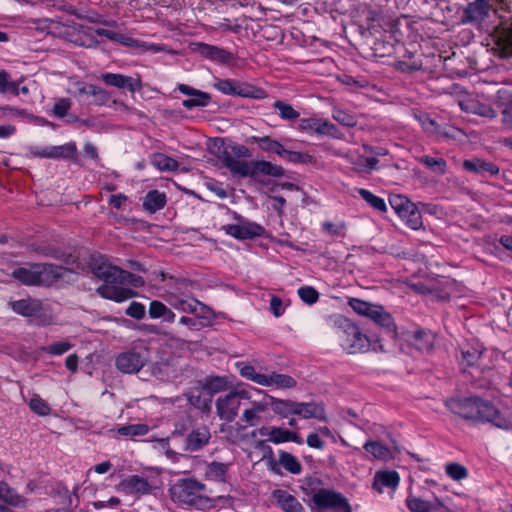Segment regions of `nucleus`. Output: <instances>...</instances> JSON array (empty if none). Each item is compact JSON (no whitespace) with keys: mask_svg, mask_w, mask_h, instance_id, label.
Masks as SVG:
<instances>
[{"mask_svg":"<svg viewBox=\"0 0 512 512\" xmlns=\"http://www.w3.org/2000/svg\"><path fill=\"white\" fill-rule=\"evenodd\" d=\"M446 473L454 480H462L468 476L467 469L458 463H449L446 465Z\"/></svg>","mask_w":512,"mask_h":512,"instance_id":"obj_61","label":"nucleus"},{"mask_svg":"<svg viewBox=\"0 0 512 512\" xmlns=\"http://www.w3.org/2000/svg\"><path fill=\"white\" fill-rule=\"evenodd\" d=\"M445 406L453 414L472 422H487L497 428L512 429V419L503 415L494 404L480 397H454L445 401Z\"/></svg>","mask_w":512,"mask_h":512,"instance_id":"obj_1","label":"nucleus"},{"mask_svg":"<svg viewBox=\"0 0 512 512\" xmlns=\"http://www.w3.org/2000/svg\"><path fill=\"white\" fill-rule=\"evenodd\" d=\"M406 506L411 512H450L438 498L428 501L409 495L406 499Z\"/></svg>","mask_w":512,"mask_h":512,"instance_id":"obj_18","label":"nucleus"},{"mask_svg":"<svg viewBox=\"0 0 512 512\" xmlns=\"http://www.w3.org/2000/svg\"><path fill=\"white\" fill-rule=\"evenodd\" d=\"M341 329V346L349 354L362 353L369 350L370 338L363 334L360 328L351 320L341 317L338 321Z\"/></svg>","mask_w":512,"mask_h":512,"instance_id":"obj_5","label":"nucleus"},{"mask_svg":"<svg viewBox=\"0 0 512 512\" xmlns=\"http://www.w3.org/2000/svg\"><path fill=\"white\" fill-rule=\"evenodd\" d=\"M88 264L92 274L106 283L124 284L132 282L130 278H134V274L111 265L102 255H92Z\"/></svg>","mask_w":512,"mask_h":512,"instance_id":"obj_6","label":"nucleus"},{"mask_svg":"<svg viewBox=\"0 0 512 512\" xmlns=\"http://www.w3.org/2000/svg\"><path fill=\"white\" fill-rule=\"evenodd\" d=\"M298 295L304 303L309 305L316 303L319 298V293L311 286H303L299 288Z\"/></svg>","mask_w":512,"mask_h":512,"instance_id":"obj_59","label":"nucleus"},{"mask_svg":"<svg viewBox=\"0 0 512 512\" xmlns=\"http://www.w3.org/2000/svg\"><path fill=\"white\" fill-rule=\"evenodd\" d=\"M364 449L379 460L386 461L392 457L389 448L378 441H367L364 444Z\"/></svg>","mask_w":512,"mask_h":512,"instance_id":"obj_40","label":"nucleus"},{"mask_svg":"<svg viewBox=\"0 0 512 512\" xmlns=\"http://www.w3.org/2000/svg\"><path fill=\"white\" fill-rule=\"evenodd\" d=\"M117 489L126 494L143 496L151 493L152 486L147 479L140 477L139 475H131L128 478L123 479L118 484Z\"/></svg>","mask_w":512,"mask_h":512,"instance_id":"obj_16","label":"nucleus"},{"mask_svg":"<svg viewBox=\"0 0 512 512\" xmlns=\"http://www.w3.org/2000/svg\"><path fill=\"white\" fill-rule=\"evenodd\" d=\"M414 57L415 53L406 49L404 54L405 59L396 62V69L404 73H413L422 70V61L416 60Z\"/></svg>","mask_w":512,"mask_h":512,"instance_id":"obj_33","label":"nucleus"},{"mask_svg":"<svg viewBox=\"0 0 512 512\" xmlns=\"http://www.w3.org/2000/svg\"><path fill=\"white\" fill-rule=\"evenodd\" d=\"M7 92L15 96L19 95V83L10 80V75L5 70H0V93Z\"/></svg>","mask_w":512,"mask_h":512,"instance_id":"obj_50","label":"nucleus"},{"mask_svg":"<svg viewBox=\"0 0 512 512\" xmlns=\"http://www.w3.org/2000/svg\"><path fill=\"white\" fill-rule=\"evenodd\" d=\"M113 283L102 284L96 289V292L104 299L115 302H123L136 296V292L130 288H123L112 285Z\"/></svg>","mask_w":512,"mask_h":512,"instance_id":"obj_22","label":"nucleus"},{"mask_svg":"<svg viewBox=\"0 0 512 512\" xmlns=\"http://www.w3.org/2000/svg\"><path fill=\"white\" fill-rule=\"evenodd\" d=\"M434 337L426 330L413 332L410 343L419 351H429L433 346Z\"/></svg>","mask_w":512,"mask_h":512,"instance_id":"obj_34","label":"nucleus"},{"mask_svg":"<svg viewBox=\"0 0 512 512\" xmlns=\"http://www.w3.org/2000/svg\"><path fill=\"white\" fill-rule=\"evenodd\" d=\"M462 167L464 170L481 177L496 176L500 172L499 167L495 163L477 157L465 159L462 162Z\"/></svg>","mask_w":512,"mask_h":512,"instance_id":"obj_19","label":"nucleus"},{"mask_svg":"<svg viewBox=\"0 0 512 512\" xmlns=\"http://www.w3.org/2000/svg\"><path fill=\"white\" fill-rule=\"evenodd\" d=\"M272 495L284 512H306L303 505L287 491L277 489L273 491Z\"/></svg>","mask_w":512,"mask_h":512,"instance_id":"obj_23","label":"nucleus"},{"mask_svg":"<svg viewBox=\"0 0 512 512\" xmlns=\"http://www.w3.org/2000/svg\"><path fill=\"white\" fill-rule=\"evenodd\" d=\"M491 4L489 0H474L464 8L461 23L480 25L490 15Z\"/></svg>","mask_w":512,"mask_h":512,"instance_id":"obj_8","label":"nucleus"},{"mask_svg":"<svg viewBox=\"0 0 512 512\" xmlns=\"http://www.w3.org/2000/svg\"><path fill=\"white\" fill-rule=\"evenodd\" d=\"M51 159H64L76 161L78 158L75 142H69L60 146H51Z\"/></svg>","mask_w":512,"mask_h":512,"instance_id":"obj_32","label":"nucleus"},{"mask_svg":"<svg viewBox=\"0 0 512 512\" xmlns=\"http://www.w3.org/2000/svg\"><path fill=\"white\" fill-rule=\"evenodd\" d=\"M494 103L501 111L503 126L507 129H512V89H499L496 92Z\"/></svg>","mask_w":512,"mask_h":512,"instance_id":"obj_14","label":"nucleus"},{"mask_svg":"<svg viewBox=\"0 0 512 512\" xmlns=\"http://www.w3.org/2000/svg\"><path fill=\"white\" fill-rule=\"evenodd\" d=\"M483 350L480 346L466 345L461 348V362L466 366H473L480 359Z\"/></svg>","mask_w":512,"mask_h":512,"instance_id":"obj_39","label":"nucleus"},{"mask_svg":"<svg viewBox=\"0 0 512 512\" xmlns=\"http://www.w3.org/2000/svg\"><path fill=\"white\" fill-rule=\"evenodd\" d=\"M239 85L238 80L234 79H220L215 84L214 87L220 91L221 93L229 96H237V89Z\"/></svg>","mask_w":512,"mask_h":512,"instance_id":"obj_52","label":"nucleus"},{"mask_svg":"<svg viewBox=\"0 0 512 512\" xmlns=\"http://www.w3.org/2000/svg\"><path fill=\"white\" fill-rule=\"evenodd\" d=\"M145 363V355L133 349L120 353L115 359L116 368L126 374L139 372Z\"/></svg>","mask_w":512,"mask_h":512,"instance_id":"obj_9","label":"nucleus"},{"mask_svg":"<svg viewBox=\"0 0 512 512\" xmlns=\"http://www.w3.org/2000/svg\"><path fill=\"white\" fill-rule=\"evenodd\" d=\"M187 399L189 401V403L191 405H193L194 407L200 409V410H206V409H209L210 407V404L212 402V399L207 396V397H204L202 395L201 392L199 391H191L188 395H187Z\"/></svg>","mask_w":512,"mask_h":512,"instance_id":"obj_53","label":"nucleus"},{"mask_svg":"<svg viewBox=\"0 0 512 512\" xmlns=\"http://www.w3.org/2000/svg\"><path fill=\"white\" fill-rule=\"evenodd\" d=\"M240 402L235 394L230 392L216 400V412L221 420L232 422L238 415Z\"/></svg>","mask_w":512,"mask_h":512,"instance_id":"obj_13","label":"nucleus"},{"mask_svg":"<svg viewBox=\"0 0 512 512\" xmlns=\"http://www.w3.org/2000/svg\"><path fill=\"white\" fill-rule=\"evenodd\" d=\"M171 305L181 312L193 314V312H196V307H198L199 301L194 298H177L173 302H171Z\"/></svg>","mask_w":512,"mask_h":512,"instance_id":"obj_55","label":"nucleus"},{"mask_svg":"<svg viewBox=\"0 0 512 512\" xmlns=\"http://www.w3.org/2000/svg\"><path fill=\"white\" fill-rule=\"evenodd\" d=\"M332 117L345 127H354L357 124L355 116L342 109H334Z\"/></svg>","mask_w":512,"mask_h":512,"instance_id":"obj_57","label":"nucleus"},{"mask_svg":"<svg viewBox=\"0 0 512 512\" xmlns=\"http://www.w3.org/2000/svg\"><path fill=\"white\" fill-rule=\"evenodd\" d=\"M472 112L478 116L489 119H495L497 117V111L490 104L477 102L473 105Z\"/></svg>","mask_w":512,"mask_h":512,"instance_id":"obj_60","label":"nucleus"},{"mask_svg":"<svg viewBox=\"0 0 512 512\" xmlns=\"http://www.w3.org/2000/svg\"><path fill=\"white\" fill-rule=\"evenodd\" d=\"M250 141L256 143L259 149L265 153H273L279 157H283V152H285L284 146L270 136H252Z\"/></svg>","mask_w":512,"mask_h":512,"instance_id":"obj_28","label":"nucleus"},{"mask_svg":"<svg viewBox=\"0 0 512 512\" xmlns=\"http://www.w3.org/2000/svg\"><path fill=\"white\" fill-rule=\"evenodd\" d=\"M210 438L211 433L207 426L193 428L184 439L183 450L190 453L199 451L209 443Z\"/></svg>","mask_w":512,"mask_h":512,"instance_id":"obj_11","label":"nucleus"},{"mask_svg":"<svg viewBox=\"0 0 512 512\" xmlns=\"http://www.w3.org/2000/svg\"><path fill=\"white\" fill-rule=\"evenodd\" d=\"M296 380L286 374H279L272 372L271 374H265V382L262 386H274L276 388H294L296 386Z\"/></svg>","mask_w":512,"mask_h":512,"instance_id":"obj_31","label":"nucleus"},{"mask_svg":"<svg viewBox=\"0 0 512 512\" xmlns=\"http://www.w3.org/2000/svg\"><path fill=\"white\" fill-rule=\"evenodd\" d=\"M399 481L400 478L396 471H378L374 476L372 487L379 493H382L383 487L395 489Z\"/></svg>","mask_w":512,"mask_h":512,"instance_id":"obj_25","label":"nucleus"},{"mask_svg":"<svg viewBox=\"0 0 512 512\" xmlns=\"http://www.w3.org/2000/svg\"><path fill=\"white\" fill-rule=\"evenodd\" d=\"M389 204L400 216L402 212H407V208L412 207L413 202L403 195L392 194L389 196Z\"/></svg>","mask_w":512,"mask_h":512,"instance_id":"obj_51","label":"nucleus"},{"mask_svg":"<svg viewBox=\"0 0 512 512\" xmlns=\"http://www.w3.org/2000/svg\"><path fill=\"white\" fill-rule=\"evenodd\" d=\"M289 430L281 427H272L268 434V441L275 444L289 442Z\"/></svg>","mask_w":512,"mask_h":512,"instance_id":"obj_62","label":"nucleus"},{"mask_svg":"<svg viewBox=\"0 0 512 512\" xmlns=\"http://www.w3.org/2000/svg\"><path fill=\"white\" fill-rule=\"evenodd\" d=\"M192 424H193V420L190 416L188 415H185V416H181L176 422H175V425H174V430L172 431V434H171V437L173 439H176L177 437H183L190 432V430H192Z\"/></svg>","mask_w":512,"mask_h":512,"instance_id":"obj_46","label":"nucleus"},{"mask_svg":"<svg viewBox=\"0 0 512 512\" xmlns=\"http://www.w3.org/2000/svg\"><path fill=\"white\" fill-rule=\"evenodd\" d=\"M151 163L161 171H176L178 169V162L162 153L153 154L151 156Z\"/></svg>","mask_w":512,"mask_h":512,"instance_id":"obj_38","label":"nucleus"},{"mask_svg":"<svg viewBox=\"0 0 512 512\" xmlns=\"http://www.w3.org/2000/svg\"><path fill=\"white\" fill-rule=\"evenodd\" d=\"M279 464L291 474L297 475L302 471L301 463L294 455L286 451H280Z\"/></svg>","mask_w":512,"mask_h":512,"instance_id":"obj_36","label":"nucleus"},{"mask_svg":"<svg viewBox=\"0 0 512 512\" xmlns=\"http://www.w3.org/2000/svg\"><path fill=\"white\" fill-rule=\"evenodd\" d=\"M270 400V407L273 412L282 418H287L289 415H294L295 401L290 399H278L273 396L267 395Z\"/></svg>","mask_w":512,"mask_h":512,"instance_id":"obj_30","label":"nucleus"},{"mask_svg":"<svg viewBox=\"0 0 512 512\" xmlns=\"http://www.w3.org/2000/svg\"><path fill=\"white\" fill-rule=\"evenodd\" d=\"M81 93L91 95L94 97L96 105H106L110 101V94L101 87L95 85H88L80 90Z\"/></svg>","mask_w":512,"mask_h":512,"instance_id":"obj_41","label":"nucleus"},{"mask_svg":"<svg viewBox=\"0 0 512 512\" xmlns=\"http://www.w3.org/2000/svg\"><path fill=\"white\" fill-rule=\"evenodd\" d=\"M369 319L377 324L390 339H396L397 326L392 315L384 307L377 305Z\"/></svg>","mask_w":512,"mask_h":512,"instance_id":"obj_21","label":"nucleus"},{"mask_svg":"<svg viewBox=\"0 0 512 512\" xmlns=\"http://www.w3.org/2000/svg\"><path fill=\"white\" fill-rule=\"evenodd\" d=\"M298 129L302 132L330 136H334L337 132V127L333 123L323 121L316 117L300 119Z\"/></svg>","mask_w":512,"mask_h":512,"instance_id":"obj_15","label":"nucleus"},{"mask_svg":"<svg viewBox=\"0 0 512 512\" xmlns=\"http://www.w3.org/2000/svg\"><path fill=\"white\" fill-rule=\"evenodd\" d=\"M166 203V194L154 189L147 192L143 199L142 206L145 211L149 213H155L164 208Z\"/></svg>","mask_w":512,"mask_h":512,"instance_id":"obj_26","label":"nucleus"},{"mask_svg":"<svg viewBox=\"0 0 512 512\" xmlns=\"http://www.w3.org/2000/svg\"><path fill=\"white\" fill-rule=\"evenodd\" d=\"M71 270L63 266L49 263H34L29 267H17L11 277L26 286H50L62 279Z\"/></svg>","mask_w":512,"mask_h":512,"instance_id":"obj_2","label":"nucleus"},{"mask_svg":"<svg viewBox=\"0 0 512 512\" xmlns=\"http://www.w3.org/2000/svg\"><path fill=\"white\" fill-rule=\"evenodd\" d=\"M206 490L205 484L193 478L180 479L170 489L171 499L174 502L193 506L200 510L215 507L216 501L202 493Z\"/></svg>","mask_w":512,"mask_h":512,"instance_id":"obj_3","label":"nucleus"},{"mask_svg":"<svg viewBox=\"0 0 512 512\" xmlns=\"http://www.w3.org/2000/svg\"><path fill=\"white\" fill-rule=\"evenodd\" d=\"M29 407L30 409L40 415V416H47L51 412V408L48 405V403L43 400L39 395L35 394L29 401Z\"/></svg>","mask_w":512,"mask_h":512,"instance_id":"obj_54","label":"nucleus"},{"mask_svg":"<svg viewBox=\"0 0 512 512\" xmlns=\"http://www.w3.org/2000/svg\"><path fill=\"white\" fill-rule=\"evenodd\" d=\"M192 50L207 59L223 64H227L233 59V54L229 51L203 42L193 43Z\"/></svg>","mask_w":512,"mask_h":512,"instance_id":"obj_17","label":"nucleus"},{"mask_svg":"<svg viewBox=\"0 0 512 512\" xmlns=\"http://www.w3.org/2000/svg\"><path fill=\"white\" fill-rule=\"evenodd\" d=\"M228 235L239 239H254L264 236L265 228L256 222L242 221L240 224H230L225 227Z\"/></svg>","mask_w":512,"mask_h":512,"instance_id":"obj_10","label":"nucleus"},{"mask_svg":"<svg viewBox=\"0 0 512 512\" xmlns=\"http://www.w3.org/2000/svg\"><path fill=\"white\" fill-rule=\"evenodd\" d=\"M125 313L131 318L141 320L145 317L146 309L142 303L133 301L127 307Z\"/></svg>","mask_w":512,"mask_h":512,"instance_id":"obj_63","label":"nucleus"},{"mask_svg":"<svg viewBox=\"0 0 512 512\" xmlns=\"http://www.w3.org/2000/svg\"><path fill=\"white\" fill-rule=\"evenodd\" d=\"M312 501L320 509L338 508L341 504H346V498L341 493L324 488L313 495Z\"/></svg>","mask_w":512,"mask_h":512,"instance_id":"obj_20","label":"nucleus"},{"mask_svg":"<svg viewBox=\"0 0 512 512\" xmlns=\"http://www.w3.org/2000/svg\"><path fill=\"white\" fill-rule=\"evenodd\" d=\"M349 306L359 315L370 318L377 305L358 298H351L349 300Z\"/></svg>","mask_w":512,"mask_h":512,"instance_id":"obj_48","label":"nucleus"},{"mask_svg":"<svg viewBox=\"0 0 512 512\" xmlns=\"http://www.w3.org/2000/svg\"><path fill=\"white\" fill-rule=\"evenodd\" d=\"M0 501L12 506H18L21 502V496L5 482H0Z\"/></svg>","mask_w":512,"mask_h":512,"instance_id":"obj_47","label":"nucleus"},{"mask_svg":"<svg viewBox=\"0 0 512 512\" xmlns=\"http://www.w3.org/2000/svg\"><path fill=\"white\" fill-rule=\"evenodd\" d=\"M72 344L67 341L54 342L43 350L51 355H62L70 350Z\"/></svg>","mask_w":512,"mask_h":512,"instance_id":"obj_64","label":"nucleus"},{"mask_svg":"<svg viewBox=\"0 0 512 512\" xmlns=\"http://www.w3.org/2000/svg\"><path fill=\"white\" fill-rule=\"evenodd\" d=\"M285 175V169L281 165L266 160L245 161L240 177H249L258 183L263 180L260 176L281 178Z\"/></svg>","mask_w":512,"mask_h":512,"instance_id":"obj_7","label":"nucleus"},{"mask_svg":"<svg viewBox=\"0 0 512 512\" xmlns=\"http://www.w3.org/2000/svg\"><path fill=\"white\" fill-rule=\"evenodd\" d=\"M209 152L218 158L222 165L233 175L240 176L245 161L238 159L252 156L248 147L234 142H226L223 138H214L209 144Z\"/></svg>","mask_w":512,"mask_h":512,"instance_id":"obj_4","label":"nucleus"},{"mask_svg":"<svg viewBox=\"0 0 512 512\" xmlns=\"http://www.w3.org/2000/svg\"><path fill=\"white\" fill-rule=\"evenodd\" d=\"M358 193L362 199L365 200L375 210L379 212H386L387 205L383 198L374 195L372 192L364 188L358 189Z\"/></svg>","mask_w":512,"mask_h":512,"instance_id":"obj_45","label":"nucleus"},{"mask_svg":"<svg viewBox=\"0 0 512 512\" xmlns=\"http://www.w3.org/2000/svg\"><path fill=\"white\" fill-rule=\"evenodd\" d=\"M102 81L109 86L119 89H127L129 92L134 93L142 88L140 77H131L118 73H104L101 75Z\"/></svg>","mask_w":512,"mask_h":512,"instance_id":"obj_12","label":"nucleus"},{"mask_svg":"<svg viewBox=\"0 0 512 512\" xmlns=\"http://www.w3.org/2000/svg\"><path fill=\"white\" fill-rule=\"evenodd\" d=\"M228 465L221 462H211L207 466L206 475L213 480L225 482Z\"/></svg>","mask_w":512,"mask_h":512,"instance_id":"obj_49","label":"nucleus"},{"mask_svg":"<svg viewBox=\"0 0 512 512\" xmlns=\"http://www.w3.org/2000/svg\"><path fill=\"white\" fill-rule=\"evenodd\" d=\"M406 224L416 230L422 226V216L418 210L416 204H412V207L407 208V212H402L400 216Z\"/></svg>","mask_w":512,"mask_h":512,"instance_id":"obj_43","label":"nucleus"},{"mask_svg":"<svg viewBox=\"0 0 512 512\" xmlns=\"http://www.w3.org/2000/svg\"><path fill=\"white\" fill-rule=\"evenodd\" d=\"M149 429L147 424L138 423L120 426L117 428V433L125 437L144 436L149 432Z\"/></svg>","mask_w":512,"mask_h":512,"instance_id":"obj_44","label":"nucleus"},{"mask_svg":"<svg viewBox=\"0 0 512 512\" xmlns=\"http://www.w3.org/2000/svg\"><path fill=\"white\" fill-rule=\"evenodd\" d=\"M237 96L243 98L263 99L267 96L266 91L247 82L239 81Z\"/></svg>","mask_w":512,"mask_h":512,"instance_id":"obj_37","label":"nucleus"},{"mask_svg":"<svg viewBox=\"0 0 512 512\" xmlns=\"http://www.w3.org/2000/svg\"><path fill=\"white\" fill-rule=\"evenodd\" d=\"M227 385V378L221 376H209L201 382L203 391H205L207 396L211 399L214 394L225 391Z\"/></svg>","mask_w":512,"mask_h":512,"instance_id":"obj_29","label":"nucleus"},{"mask_svg":"<svg viewBox=\"0 0 512 512\" xmlns=\"http://www.w3.org/2000/svg\"><path fill=\"white\" fill-rule=\"evenodd\" d=\"M272 107L278 111L281 119L293 122L297 120L300 116L299 112L296 111L292 105L282 101L277 100L273 103Z\"/></svg>","mask_w":512,"mask_h":512,"instance_id":"obj_42","label":"nucleus"},{"mask_svg":"<svg viewBox=\"0 0 512 512\" xmlns=\"http://www.w3.org/2000/svg\"><path fill=\"white\" fill-rule=\"evenodd\" d=\"M294 415H298L304 419L315 418L318 420L325 419V411L321 405L314 402H296Z\"/></svg>","mask_w":512,"mask_h":512,"instance_id":"obj_24","label":"nucleus"},{"mask_svg":"<svg viewBox=\"0 0 512 512\" xmlns=\"http://www.w3.org/2000/svg\"><path fill=\"white\" fill-rule=\"evenodd\" d=\"M12 310L22 316H37L41 311V303L32 299H21L11 303Z\"/></svg>","mask_w":512,"mask_h":512,"instance_id":"obj_27","label":"nucleus"},{"mask_svg":"<svg viewBox=\"0 0 512 512\" xmlns=\"http://www.w3.org/2000/svg\"><path fill=\"white\" fill-rule=\"evenodd\" d=\"M240 375L246 379H249L259 385H263L265 382V374L258 373L252 365H244L240 368Z\"/></svg>","mask_w":512,"mask_h":512,"instance_id":"obj_58","label":"nucleus"},{"mask_svg":"<svg viewBox=\"0 0 512 512\" xmlns=\"http://www.w3.org/2000/svg\"><path fill=\"white\" fill-rule=\"evenodd\" d=\"M417 161L436 174L444 175L447 172V162L443 158H434L429 155H423L418 157Z\"/></svg>","mask_w":512,"mask_h":512,"instance_id":"obj_35","label":"nucleus"},{"mask_svg":"<svg viewBox=\"0 0 512 512\" xmlns=\"http://www.w3.org/2000/svg\"><path fill=\"white\" fill-rule=\"evenodd\" d=\"M294 164H308L313 162V157L305 152L290 151L285 149L283 157Z\"/></svg>","mask_w":512,"mask_h":512,"instance_id":"obj_56","label":"nucleus"}]
</instances>
